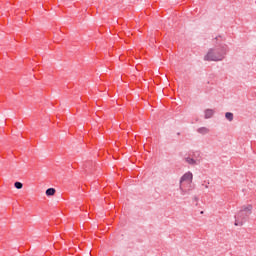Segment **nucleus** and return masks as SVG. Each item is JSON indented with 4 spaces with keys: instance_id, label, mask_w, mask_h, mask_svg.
<instances>
[{
    "instance_id": "obj_1",
    "label": "nucleus",
    "mask_w": 256,
    "mask_h": 256,
    "mask_svg": "<svg viewBox=\"0 0 256 256\" xmlns=\"http://www.w3.org/2000/svg\"><path fill=\"white\" fill-rule=\"evenodd\" d=\"M227 53H229V46L221 44L216 48H210L204 56V61H223Z\"/></svg>"
},
{
    "instance_id": "obj_2",
    "label": "nucleus",
    "mask_w": 256,
    "mask_h": 256,
    "mask_svg": "<svg viewBox=\"0 0 256 256\" xmlns=\"http://www.w3.org/2000/svg\"><path fill=\"white\" fill-rule=\"evenodd\" d=\"M253 213V205L242 206L241 210L235 216L236 227H242L247 222V218Z\"/></svg>"
},
{
    "instance_id": "obj_3",
    "label": "nucleus",
    "mask_w": 256,
    "mask_h": 256,
    "mask_svg": "<svg viewBox=\"0 0 256 256\" xmlns=\"http://www.w3.org/2000/svg\"><path fill=\"white\" fill-rule=\"evenodd\" d=\"M185 181H190V183L193 181V173L191 171L186 172L181 178H180V185H183Z\"/></svg>"
},
{
    "instance_id": "obj_4",
    "label": "nucleus",
    "mask_w": 256,
    "mask_h": 256,
    "mask_svg": "<svg viewBox=\"0 0 256 256\" xmlns=\"http://www.w3.org/2000/svg\"><path fill=\"white\" fill-rule=\"evenodd\" d=\"M204 114H205V119H211V117H213V115H215V110L213 109H206L204 111Z\"/></svg>"
},
{
    "instance_id": "obj_5",
    "label": "nucleus",
    "mask_w": 256,
    "mask_h": 256,
    "mask_svg": "<svg viewBox=\"0 0 256 256\" xmlns=\"http://www.w3.org/2000/svg\"><path fill=\"white\" fill-rule=\"evenodd\" d=\"M185 161L186 163H188V165H197L199 163V160H195L194 158L191 157H186Z\"/></svg>"
},
{
    "instance_id": "obj_6",
    "label": "nucleus",
    "mask_w": 256,
    "mask_h": 256,
    "mask_svg": "<svg viewBox=\"0 0 256 256\" xmlns=\"http://www.w3.org/2000/svg\"><path fill=\"white\" fill-rule=\"evenodd\" d=\"M197 133H200V135H207V133H209V128L200 127L197 129Z\"/></svg>"
},
{
    "instance_id": "obj_7",
    "label": "nucleus",
    "mask_w": 256,
    "mask_h": 256,
    "mask_svg": "<svg viewBox=\"0 0 256 256\" xmlns=\"http://www.w3.org/2000/svg\"><path fill=\"white\" fill-rule=\"evenodd\" d=\"M55 193H56L55 188H48V189L46 190V195H47V197H53V195H55Z\"/></svg>"
},
{
    "instance_id": "obj_8",
    "label": "nucleus",
    "mask_w": 256,
    "mask_h": 256,
    "mask_svg": "<svg viewBox=\"0 0 256 256\" xmlns=\"http://www.w3.org/2000/svg\"><path fill=\"white\" fill-rule=\"evenodd\" d=\"M225 117H226L227 121H233V118H234L233 113H231V112H226Z\"/></svg>"
},
{
    "instance_id": "obj_9",
    "label": "nucleus",
    "mask_w": 256,
    "mask_h": 256,
    "mask_svg": "<svg viewBox=\"0 0 256 256\" xmlns=\"http://www.w3.org/2000/svg\"><path fill=\"white\" fill-rule=\"evenodd\" d=\"M15 189H23V183L21 182H15L14 183Z\"/></svg>"
},
{
    "instance_id": "obj_10",
    "label": "nucleus",
    "mask_w": 256,
    "mask_h": 256,
    "mask_svg": "<svg viewBox=\"0 0 256 256\" xmlns=\"http://www.w3.org/2000/svg\"><path fill=\"white\" fill-rule=\"evenodd\" d=\"M179 189L181 191V195H185L187 193V190L183 189V184H180Z\"/></svg>"
},
{
    "instance_id": "obj_11",
    "label": "nucleus",
    "mask_w": 256,
    "mask_h": 256,
    "mask_svg": "<svg viewBox=\"0 0 256 256\" xmlns=\"http://www.w3.org/2000/svg\"><path fill=\"white\" fill-rule=\"evenodd\" d=\"M202 187H205V189H209V185L202 184Z\"/></svg>"
},
{
    "instance_id": "obj_12",
    "label": "nucleus",
    "mask_w": 256,
    "mask_h": 256,
    "mask_svg": "<svg viewBox=\"0 0 256 256\" xmlns=\"http://www.w3.org/2000/svg\"><path fill=\"white\" fill-rule=\"evenodd\" d=\"M194 201H199V198L197 196L194 197Z\"/></svg>"
},
{
    "instance_id": "obj_13",
    "label": "nucleus",
    "mask_w": 256,
    "mask_h": 256,
    "mask_svg": "<svg viewBox=\"0 0 256 256\" xmlns=\"http://www.w3.org/2000/svg\"><path fill=\"white\" fill-rule=\"evenodd\" d=\"M200 213H201V215H203V213H204V212H203V211H201Z\"/></svg>"
}]
</instances>
